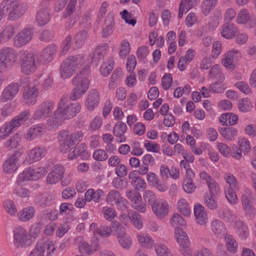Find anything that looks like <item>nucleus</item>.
Instances as JSON below:
<instances>
[{"instance_id":"nucleus-61","label":"nucleus","mask_w":256,"mask_h":256,"mask_svg":"<svg viewBox=\"0 0 256 256\" xmlns=\"http://www.w3.org/2000/svg\"><path fill=\"white\" fill-rule=\"evenodd\" d=\"M224 179L226 182L230 186L228 188L239 189L238 184L235 176L230 173H226L224 176Z\"/></svg>"},{"instance_id":"nucleus-59","label":"nucleus","mask_w":256,"mask_h":256,"mask_svg":"<svg viewBox=\"0 0 256 256\" xmlns=\"http://www.w3.org/2000/svg\"><path fill=\"white\" fill-rule=\"evenodd\" d=\"M209 74L210 77L217 78L219 81L224 80V74L221 72L218 64L214 65L210 70Z\"/></svg>"},{"instance_id":"nucleus-52","label":"nucleus","mask_w":256,"mask_h":256,"mask_svg":"<svg viewBox=\"0 0 256 256\" xmlns=\"http://www.w3.org/2000/svg\"><path fill=\"white\" fill-rule=\"evenodd\" d=\"M128 216L135 228L138 230H140L142 228V222L141 216L140 214L136 212L129 210L128 212Z\"/></svg>"},{"instance_id":"nucleus-31","label":"nucleus","mask_w":256,"mask_h":256,"mask_svg":"<svg viewBox=\"0 0 256 256\" xmlns=\"http://www.w3.org/2000/svg\"><path fill=\"white\" fill-rule=\"evenodd\" d=\"M237 30V27L234 24L226 22L222 26L220 32L223 38L226 39H231L235 36Z\"/></svg>"},{"instance_id":"nucleus-26","label":"nucleus","mask_w":256,"mask_h":256,"mask_svg":"<svg viewBox=\"0 0 256 256\" xmlns=\"http://www.w3.org/2000/svg\"><path fill=\"white\" fill-rule=\"evenodd\" d=\"M38 95V88L33 86L26 88L24 92L23 96L26 102L29 105H34L36 102V98Z\"/></svg>"},{"instance_id":"nucleus-36","label":"nucleus","mask_w":256,"mask_h":256,"mask_svg":"<svg viewBox=\"0 0 256 256\" xmlns=\"http://www.w3.org/2000/svg\"><path fill=\"white\" fill-rule=\"evenodd\" d=\"M136 238L140 244L146 248H152L154 241L149 234L143 232H138L136 234Z\"/></svg>"},{"instance_id":"nucleus-38","label":"nucleus","mask_w":256,"mask_h":256,"mask_svg":"<svg viewBox=\"0 0 256 256\" xmlns=\"http://www.w3.org/2000/svg\"><path fill=\"white\" fill-rule=\"evenodd\" d=\"M50 20L49 10L46 8H42L38 11L36 15V22L40 26L46 24Z\"/></svg>"},{"instance_id":"nucleus-39","label":"nucleus","mask_w":256,"mask_h":256,"mask_svg":"<svg viewBox=\"0 0 256 256\" xmlns=\"http://www.w3.org/2000/svg\"><path fill=\"white\" fill-rule=\"evenodd\" d=\"M123 77L122 70L121 68L115 69L111 76L108 87L110 90H114L119 84Z\"/></svg>"},{"instance_id":"nucleus-28","label":"nucleus","mask_w":256,"mask_h":256,"mask_svg":"<svg viewBox=\"0 0 256 256\" xmlns=\"http://www.w3.org/2000/svg\"><path fill=\"white\" fill-rule=\"evenodd\" d=\"M99 100V92L94 89L90 90L88 93L85 102L86 108L90 111L93 110L98 106Z\"/></svg>"},{"instance_id":"nucleus-17","label":"nucleus","mask_w":256,"mask_h":256,"mask_svg":"<svg viewBox=\"0 0 256 256\" xmlns=\"http://www.w3.org/2000/svg\"><path fill=\"white\" fill-rule=\"evenodd\" d=\"M128 178L134 190L138 192L144 191L146 188L147 184L146 181L138 175L136 170H134L129 174Z\"/></svg>"},{"instance_id":"nucleus-46","label":"nucleus","mask_w":256,"mask_h":256,"mask_svg":"<svg viewBox=\"0 0 256 256\" xmlns=\"http://www.w3.org/2000/svg\"><path fill=\"white\" fill-rule=\"evenodd\" d=\"M34 169L32 168H26L22 172L19 174L17 179V183L18 185H22L25 180H34Z\"/></svg>"},{"instance_id":"nucleus-42","label":"nucleus","mask_w":256,"mask_h":256,"mask_svg":"<svg viewBox=\"0 0 256 256\" xmlns=\"http://www.w3.org/2000/svg\"><path fill=\"white\" fill-rule=\"evenodd\" d=\"M76 242L78 243V248L80 253L91 255L96 250V248H93L92 246L82 240V238L78 237L76 238Z\"/></svg>"},{"instance_id":"nucleus-14","label":"nucleus","mask_w":256,"mask_h":256,"mask_svg":"<svg viewBox=\"0 0 256 256\" xmlns=\"http://www.w3.org/2000/svg\"><path fill=\"white\" fill-rule=\"evenodd\" d=\"M64 168L63 166L60 164L54 165L47 176V182L50 184L58 183L64 177Z\"/></svg>"},{"instance_id":"nucleus-3","label":"nucleus","mask_w":256,"mask_h":256,"mask_svg":"<svg viewBox=\"0 0 256 256\" xmlns=\"http://www.w3.org/2000/svg\"><path fill=\"white\" fill-rule=\"evenodd\" d=\"M86 62L83 54L70 56L65 59L60 68V73L62 79L70 78Z\"/></svg>"},{"instance_id":"nucleus-32","label":"nucleus","mask_w":256,"mask_h":256,"mask_svg":"<svg viewBox=\"0 0 256 256\" xmlns=\"http://www.w3.org/2000/svg\"><path fill=\"white\" fill-rule=\"evenodd\" d=\"M234 229L238 236L241 240H246L250 235L248 225L242 220H236L234 223Z\"/></svg>"},{"instance_id":"nucleus-25","label":"nucleus","mask_w":256,"mask_h":256,"mask_svg":"<svg viewBox=\"0 0 256 256\" xmlns=\"http://www.w3.org/2000/svg\"><path fill=\"white\" fill-rule=\"evenodd\" d=\"M251 199L252 194L249 191L243 194L241 197L242 208L246 214L250 216H254L256 212V210L252 204Z\"/></svg>"},{"instance_id":"nucleus-64","label":"nucleus","mask_w":256,"mask_h":256,"mask_svg":"<svg viewBox=\"0 0 256 256\" xmlns=\"http://www.w3.org/2000/svg\"><path fill=\"white\" fill-rule=\"evenodd\" d=\"M238 144V148L245 154H248L250 151L251 146L250 142L247 138H242L239 139Z\"/></svg>"},{"instance_id":"nucleus-37","label":"nucleus","mask_w":256,"mask_h":256,"mask_svg":"<svg viewBox=\"0 0 256 256\" xmlns=\"http://www.w3.org/2000/svg\"><path fill=\"white\" fill-rule=\"evenodd\" d=\"M219 121L222 126H232L238 122V116L233 113H224L220 116Z\"/></svg>"},{"instance_id":"nucleus-35","label":"nucleus","mask_w":256,"mask_h":256,"mask_svg":"<svg viewBox=\"0 0 256 256\" xmlns=\"http://www.w3.org/2000/svg\"><path fill=\"white\" fill-rule=\"evenodd\" d=\"M104 196V192L100 189L95 190L94 188H90L84 194V197L88 202L92 200L94 202H98L101 200L102 196Z\"/></svg>"},{"instance_id":"nucleus-21","label":"nucleus","mask_w":256,"mask_h":256,"mask_svg":"<svg viewBox=\"0 0 256 256\" xmlns=\"http://www.w3.org/2000/svg\"><path fill=\"white\" fill-rule=\"evenodd\" d=\"M46 130V126L38 124L32 126L28 130L26 138L28 140H35L42 136Z\"/></svg>"},{"instance_id":"nucleus-29","label":"nucleus","mask_w":256,"mask_h":256,"mask_svg":"<svg viewBox=\"0 0 256 256\" xmlns=\"http://www.w3.org/2000/svg\"><path fill=\"white\" fill-rule=\"evenodd\" d=\"M210 229L214 235L218 238L224 236L227 234L224 224L219 220H214L211 222Z\"/></svg>"},{"instance_id":"nucleus-57","label":"nucleus","mask_w":256,"mask_h":256,"mask_svg":"<svg viewBox=\"0 0 256 256\" xmlns=\"http://www.w3.org/2000/svg\"><path fill=\"white\" fill-rule=\"evenodd\" d=\"M102 212L104 218L108 222H112L116 216V212L115 210L108 206L103 207Z\"/></svg>"},{"instance_id":"nucleus-6","label":"nucleus","mask_w":256,"mask_h":256,"mask_svg":"<svg viewBox=\"0 0 256 256\" xmlns=\"http://www.w3.org/2000/svg\"><path fill=\"white\" fill-rule=\"evenodd\" d=\"M17 60L16 50L10 47H4L0 50V73L10 68Z\"/></svg>"},{"instance_id":"nucleus-13","label":"nucleus","mask_w":256,"mask_h":256,"mask_svg":"<svg viewBox=\"0 0 256 256\" xmlns=\"http://www.w3.org/2000/svg\"><path fill=\"white\" fill-rule=\"evenodd\" d=\"M32 38V32L30 28H24L14 38L13 44L16 48H21L28 43Z\"/></svg>"},{"instance_id":"nucleus-11","label":"nucleus","mask_w":256,"mask_h":256,"mask_svg":"<svg viewBox=\"0 0 256 256\" xmlns=\"http://www.w3.org/2000/svg\"><path fill=\"white\" fill-rule=\"evenodd\" d=\"M126 196L131 202L133 208L142 213L146 211V204L142 201V196L139 192L134 190H127Z\"/></svg>"},{"instance_id":"nucleus-48","label":"nucleus","mask_w":256,"mask_h":256,"mask_svg":"<svg viewBox=\"0 0 256 256\" xmlns=\"http://www.w3.org/2000/svg\"><path fill=\"white\" fill-rule=\"evenodd\" d=\"M177 209L184 216L188 217L190 216L191 210L187 200L182 198L177 202Z\"/></svg>"},{"instance_id":"nucleus-43","label":"nucleus","mask_w":256,"mask_h":256,"mask_svg":"<svg viewBox=\"0 0 256 256\" xmlns=\"http://www.w3.org/2000/svg\"><path fill=\"white\" fill-rule=\"evenodd\" d=\"M174 235L176 242L180 246L190 242L187 234L180 227L175 228Z\"/></svg>"},{"instance_id":"nucleus-27","label":"nucleus","mask_w":256,"mask_h":256,"mask_svg":"<svg viewBox=\"0 0 256 256\" xmlns=\"http://www.w3.org/2000/svg\"><path fill=\"white\" fill-rule=\"evenodd\" d=\"M18 158L16 155L13 154L9 157L2 166L4 172L8 174L15 172L19 166Z\"/></svg>"},{"instance_id":"nucleus-51","label":"nucleus","mask_w":256,"mask_h":256,"mask_svg":"<svg viewBox=\"0 0 256 256\" xmlns=\"http://www.w3.org/2000/svg\"><path fill=\"white\" fill-rule=\"evenodd\" d=\"M109 50V46L104 43L98 46L94 53L93 58L98 60L102 58Z\"/></svg>"},{"instance_id":"nucleus-30","label":"nucleus","mask_w":256,"mask_h":256,"mask_svg":"<svg viewBox=\"0 0 256 256\" xmlns=\"http://www.w3.org/2000/svg\"><path fill=\"white\" fill-rule=\"evenodd\" d=\"M118 240L120 244L123 248L129 249L132 245V239L131 237L126 233V229L122 227L118 232Z\"/></svg>"},{"instance_id":"nucleus-49","label":"nucleus","mask_w":256,"mask_h":256,"mask_svg":"<svg viewBox=\"0 0 256 256\" xmlns=\"http://www.w3.org/2000/svg\"><path fill=\"white\" fill-rule=\"evenodd\" d=\"M154 248L157 256H173L168 248L162 242L156 244Z\"/></svg>"},{"instance_id":"nucleus-53","label":"nucleus","mask_w":256,"mask_h":256,"mask_svg":"<svg viewBox=\"0 0 256 256\" xmlns=\"http://www.w3.org/2000/svg\"><path fill=\"white\" fill-rule=\"evenodd\" d=\"M22 140V135L16 134L4 142V146L9 150L17 148Z\"/></svg>"},{"instance_id":"nucleus-60","label":"nucleus","mask_w":256,"mask_h":256,"mask_svg":"<svg viewBox=\"0 0 256 256\" xmlns=\"http://www.w3.org/2000/svg\"><path fill=\"white\" fill-rule=\"evenodd\" d=\"M206 186L210 192L208 193V194L218 195L220 193V186L214 179L211 180L210 182L206 184Z\"/></svg>"},{"instance_id":"nucleus-9","label":"nucleus","mask_w":256,"mask_h":256,"mask_svg":"<svg viewBox=\"0 0 256 256\" xmlns=\"http://www.w3.org/2000/svg\"><path fill=\"white\" fill-rule=\"evenodd\" d=\"M13 242L16 248H26L31 244V238L27 230L22 226H18L13 230Z\"/></svg>"},{"instance_id":"nucleus-12","label":"nucleus","mask_w":256,"mask_h":256,"mask_svg":"<svg viewBox=\"0 0 256 256\" xmlns=\"http://www.w3.org/2000/svg\"><path fill=\"white\" fill-rule=\"evenodd\" d=\"M152 209L156 217L162 219L168 214L169 205L164 200L157 199L152 203Z\"/></svg>"},{"instance_id":"nucleus-20","label":"nucleus","mask_w":256,"mask_h":256,"mask_svg":"<svg viewBox=\"0 0 256 256\" xmlns=\"http://www.w3.org/2000/svg\"><path fill=\"white\" fill-rule=\"evenodd\" d=\"M240 54L236 50H229L223 55L222 59V65L228 69H233L234 68V62L240 57Z\"/></svg>"},{"instance_id":"nucleus-22","label":"nucleus","mask_w":256,"mask_h":256,"mask_svg":"<svg viewBox=\"0 0 256 256\" xmlns=\"http://www.w3.org/2000/svg\"><path fill=\"white\" fill-rule=\"evenodd\" d=\"M30 114V110H28L22 112L14 118L8 124V126H9L12 131L15 128H18L28 120Z\"/></svg>"},{"instance_id":"nucleus-56","label":"nucleus","mask_w":256,"mask_h":256,"mask_svg":"<svg viewBox=\"0 0 256 256\" xmlns=\"http://www.w3.org/2000/svg\"><path fill=\"white\" fill-rule=\"evenodd\" d=\"M121 194L116 190H110L106 198V202L108 204H113L116 203L122 196Z\"/></svg>"},{"instance_id":"nucleus-54","label":"nucleus","mask_w":256,"mask_h":256,"mask_svg":"<svg viewBox=\"0 0 256 256\" xmlns=\"http://www.w3.org/2000/svg\"><path fill=\"white\" fill-rule=\"evenodd\" d=\"M216 196L206 193L204 196V204L210 210H215L218 206V202L215 198Z\"/></svg>"},{"instance_id":"nucleus-10","label":"nucleus","mask_w":256,"mask_h":256,"mask_svg":"<svg viewBox=\"0 0 256 256\" xmlns=\"http://www.w3.org/2000/svg\"><path fill=\"white\" fill-rule=\"evenodd\" d=\"M54 103L47 100L40 104L34 112L32 118L34 120H42L48 118L54 109Z\"/></svg>"},{"instance_id":"nucleus-23","label":"nucleus","mask_w":256,"mask_h":256,"mask_svg":"<svg viewBox=\"0 0 256 256\" xmlns=\"http://www.w3.org/2000/svg\"><path fill=\"white\" fill-rule=\"evenodd\" d=\"M19 86L16 83H12L8 84L3 90L0 100L3 102L12 100L18 94Z\"/></svg>"},{"instance_id":"nucleus-55","label":"nucleus","mask_w":256,"mask_h":256,"mask_svg":"<svg viewBox=\"0 0 256 256\" xmlns=\"http://www.w3.org/2000/svg\"><path fill=\"white\" fill-rule=\"evenodd\" d=\"M170 222L173 227H178L177 226H184L186 225V222L182 216L178 213L175 212L172 214L170 218Z\"/></svg>"},{"instance_id":"nucleus-5","label":"nucleus","mask_w":256,"mask_h":256,"mask_svg":"<svg viewBox=\"0 0 256 256\" xmlns=\"http://www.w3.org/2000/svg\"><path fill=\"white\" fill-rule=\"evenodd\" d=\"M0 10L4 14H8V19L10 20L18 19L25 12L20 0H2L0 4Z\"/></svg>"},{"instance_id":"nucleus-40","label":"nucleus","mask_w":256,"mask_h":256,"mask_svg":"<svg viewBox=\"0 0 256 256\" xmlns=\"http://www.w3.org/2000/svg\"><path fill=\"white\" fill-rule=\"evenodd\" d=\"M221 136L226 140L232 141L238 136V130L233 127L222 128L219 130Z\"/></svg>"},{"instance_id":"nucleus-15","label":"nucleus","mask_w":256,"mask_h":256,"mask_svg":"<svg viewBox=\"0 0 256 256\" xmlns=\"http://www.w3.org/2000/svg\"><path fill=\"white\" fill-rule=\"evenodd\" d=\"M47 153V150L44 146H37L30 150L28 154L26 162L32 164L39 161L44 158Z\"/></svg>"},{"instance_id":"nucleus-19","label":"nucleus","mask_w":256,"mask_h":256,"mask_svg":"<svg viewBox=\"0 0 256 256\" xmlns=\"http://www.w3.org/2000/svg\"><path fill=\"white\" fill-rule=\"evenodd\" d=\"M194 212L196 223L200 226L206 225L208 222V216L204 206L200 204H196L194 206Z\"/></svg>"},{"instance_id":"nucleus-47","label":"nucleus","mask_w":256,"mask_h":256,"mask_svg":"<svg viewBox=\"0 0 256 256\" xmlns=\"http://www.w3.org/2000/svg\"><path fill=\"white\" fill-rule=\"evenodd\" d=\"M226 248L230 252L234 254L238 250V243L232 236L226 234L224 236Z\"/></svg>"},{"instance_id":"nucleus-34","label":"nucleus","mask_w":256,"mask_h":256,"mask_svg":"<svg viewBox=\"0 0 256 256\" xmlns=\"http://www.w3.org/2000/svg\"><path fill=\"white\" fill-rule=\"evenodd\" d=\"M127 126L126 124L122 122H118L116 123L113 128V134L116 137L120 138L117 142L118 143L124 142L126 140V138L124 135L126 132Z\"/></svg>"},{"instance_id":"nucleus-18","label":"nucleus","mask_w":256,"mask_h":256,"mask_svg":"<svg viewBox=\"0 0 256 256\" xmlns=\"http://www.w3.org/2000/svg\"><path fill=\"white\" fill-rule=\"evenodd\" d=\"M57 49V46L55 44L48 45L37 56L38 60H40L42 64L50 62L56 56Z\"/></svg>"},{"instance_id":"nucleus-1","label":"nucleus","mask_w":256,"mask_h":256,"mask_svg":"<svg viewBox=\"0 0 256 256\" xmlns=\"http://www.w3.org/2000/svg\"><path fill=\"white\" fill-rule=\"evenodd\" d=\"M81 105L78 102L71 103L66 96H62L60 100L56 110L48 120V124L50 128H56L62 125L65 120L76 116L80 110Z\"/></svg>"},{"instance_id":"nucleus-44","label":"nucleus","mask_w":256,"mask_h":256,"mask_svg":"<svg viewBox=\"0 0 256 256\" xmlns=\"http://www.w3.org/2000/svg\"><path fill=\"white\" fill-rule=\"evenodd\" d=\"M114 26V20L112 16L108 15L105 20L102 28V35L106 38L113 33Z\"/></svg>"},{"instance_id":"nucleus-41","label":"nucleus","mask_w":256,"mask_h":256,"mask_svg":"<svg viewBox=\"0 0 256 256\" xmlns=\"http://www.w3.org/2000/svg\"><path fill=\"white\" fill-rule=\"evenodd\" d=\"M36 210L32 206L25 208L18 214V219L22 222H28L34 216Z\"/></svg>"},{"instance_id":"nucleus-58","label":"nucleus","mask_w":256,"mask_h":256,"mask_svg":"<svg viewBox=\"0 0 256 256\" xmlns=\"http://www.w3.org/2000/svg\"><path fill=\"white\" fill-rule=\"evenodd\" d=\"M238 108L240 112H246L250 110L252 105L250 99L244 98L239 100Z\"/></svg>"},{"instance_id":"nucleus-62","label":"nucleus","mask_w":256,"mask_h":256,"mask_svg":"<svg viewBox=\"0 0 256 256\" xmlns=\"http://www.w3.org/2000/svg\"><path fill=\"white\" fill-rule=\"evenodd\" d=\"M130 46L129 42L126 40L122 41L120 49L119 50V56L120 58H124L130 52Z\"/></svg>"},{"instance_id":"nucleus-63","label":"nucleus","mask_w":256,"mask_h":256,"mask_svg":"<svg viewBox=\"0 0 256 256\" xmlns=\"http://www.w3.org/2000/svg\"><path fill=\"white\" fill-rule=\"evenodd\" d=\"M234 188H228L224 190V193L227 200L230 203L236 204L238 202V198L234 192Z\"/></svg>"},{"instance_id":"nucleus-16","label":"nucleus","mask_w":256,"mask_h":256,"mask_svg":"<svg viewBox=\"0 0 256 256\" xmlns=\"http://www.w3.org/2000/svg\"><path fill=\"white\" fill-rule=\"evenodd\" d=\"M148 183L156 188L158 191L164 192L168 189L166 182L160 181L158 176L154 172H149L146 176Z\"/></svg>"},{"instance_id":"nucleus-4","label":"nucleus","mask_w":256,"mask_h":256,"mask_svg":"<svg viewBox=\"0 0 256 256\" xmlns=\"http://www.w3.org/2000/svg\"><path fill=\"white\" fill-rule=\"evenodd\" d=\"M84 133L77 131L70 133L66 130L60 131L58 139L60 144V148L62 152L66 153L73 148L74 145L79 144L82 140Z\"/></svg>"},{"instance_id":"nucleus-2","label":"nucleus","mask_w":256,"mask_h":256,"mask_svg":"<svg viewBox=\"0 0 256 256\" xmlns=\"http://www.w3.org/2000/svg\"><path fill=\"white\" fill-rule=\"evenodd\" d=\"M90 78V67L85 66L72 78V84L74 86L70 95L72 100L81 98L88 90Z\"/></svg>"},{"instance_id":"nucleus-33","label":"nucleus","mask_w":256,"mask_h":256,"mask_svg":"<svg viewBox=\"0 0 256 256\" xmlns=\"http://www.w3.org/2000/svg\"><path fill=\"white\" fill-rule=\"evenodd\" d=\"M16 28L15 26L10 24L4 26L0 32V42H7L14 36Z\"/></svg>"},{"instance_id":"nucleus-50","label":"nucleus","mask_w":256,"mask_h":256,"mask_svg":"<svg viewBox=\"0 0 256 256\" xmlns=\"http://www.w3.org/2000/svg\"><path fill=\"white\" fill-rule=\"evenodd\" d=\"M218 0H204L201 4V10L204 16L208 15L218 4Z\"/></svg>"},{"instance_id":"nucleus-7","label":"nucleus","mask_w":256,"mask_h":256,"mask_svg":"<svg viewBox=\"0 0 256 256\" xmlns=\"http://www.w3.org/2000/svg\"><path fill=\"white\" fill-rule=\"evenodd\" d=\"M42 64L40 60H38L37 56H34L32 53L26 54L22 58L20 63L21 72L26 75H29L34 73L38 66Z\"/></svg>"},{"instance_id":"nucleus-24","label":"nucleus","mask_w":256,"mask_h":256,"mask_svg":"<svg viewBox=\"0 0 256 256\" xmlns=\"http://www.w3.org/2000/svg\"><path fill=\"white\" fill-rule=\"evenodd\" d=\"M236 22L239 24H246L247 27L251 28L256 24L255 20H252L249 12L246 8L242 9L236 18Z\"/></svg>"},{"instance_id":"nucleus-8","label":"nucleus","mask_w":256,"mask_h":256,"mask_svg":"<svg viewBox=\"0 0 256 256\" xmlns=\"http://www.w3.org/2000/svg\"><path fill=\"white\" fill-rule=\"evenodd\" d=\"M56 246L52 240L47 238L38 241L34 248L30 253V256H44L46 249L47 256H52L56 250Z\"/></svg>"},{"instance_id":"nucleus-45","label":"nucleus","mask_w":256,"mask_h":256,"mask_svg":"<svg viewBox=\"0 0 256 256\" xmlns=\"http://www.w3.org/2000/svg\"><path fill=\"white\" fill-rule=\"evenodd\" d=\"M87 38L88 32L86 30H82L79 32L75 36L74 42L72 44V48L76 50L80 48L85 42Z\"/></svg>"}]
</instances>
